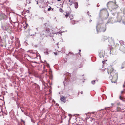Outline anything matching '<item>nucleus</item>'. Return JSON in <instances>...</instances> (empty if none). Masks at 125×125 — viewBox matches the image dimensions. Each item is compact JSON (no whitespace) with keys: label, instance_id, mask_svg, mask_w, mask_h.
Returning a JSON list of instances; mask_svg holds the SVG:
<instances>
[{"label":"nucleus","instance_id":"obj_1","mask_svg":"<svg viewBox=\"0 0 125 125\" xmlns=\"http://www.w3.org/2000/svg\"><path fill=\"white\" fill-rule=\"evenodd\" d=\"M114 1H110L108 2L107 4V6L110 10H113L116 9L118 7V5L116 4L115 0H113Z\"/></svg>","mask_w":125,"mask_h":125},{"label":"nucleus","instance_id":"obj_2","mask_svg":"<svg viewBox=\"0 0 125 125\" xmlns=\"http://www.w3.org/2000/svg\"><path fill=\"white\" fill-rule=\"evenodd\" d=\"M109 77L112 83H115L117 81L118 74L117 73H115L114 74H112Z\"/></svg>","mask_w":125,"mask_h":125},{"label":"nucleus","instance_id":"obj_3","mask_svg":"<svg viewBox=\"0 0 125 125\" xmlns=\"http://www.w3.org/2000/svg\"><path fill=\"white\" fill-rule=\"evenodd\" d=\"M107 71L108 74H110V75L112 74H114L115 73H117L116 72H115L113 67L112 66H110L107 68Z\"/></svg>","mask_w":125,"mask_h":125},{"label":"nucleus","instance_id":"obj_4","mask_svg":"<svg viewBox=\"0 0 125 125\" xmlns=\"http://www.w3.org/2000/svg\"><path fill=\"white\" fill-rule=\"evenodd\" d=\"M97 31L104 32L106 30L105 27H103L102 25H98L96 27Z\"/></svg>","mask_w":125,"mask_h":125},{"label":"nucleus","instance_id":"obj_5","mask_svg":"<svg viewBox=\"0 0 125 125\" xmlns=\"http://www.w3.org/2000/svg\"><path fill=\"white\" fill-rule=\"evenodd\" d=\"M25 29V33L27 32L28 30H29V26L26 22H25V24H24Z\"/></svg>","mask_w":125,"mask_h":125},{"label":"nucleus","instance_id":"obj_6","mask_svg":"<svg viewBox=\"0 0 125 125\" xmlns=\"http://www.w3.org/2000/svg\"><path fill=\"white\" fill-rule=\"evenodd\" d=\"M32 32L31 30H28L27 32L25 33V34L28 36H31L33 35Z\"/></svg>","mask_w":125,"mask_h":125},{"label":"nucleus","instance_id":"obj_7","mask_svg":"<svg viewBox=\"0 0 125 125\" xmlns=\"http://www.w3.org/2000/svg\"><path fill=\"white\" fill-rule=\"evenodd\" d=\"M7 16L3 13L1 14L0 15V20L6 19Z\"/></svg>","mask_w":125,"mask_h":125},{"label":"nucleus","instance_id":"obj_8","mask_svg":"<svg viewBox=\"0 0 125 125\" xmlns=\"http://www.w3.org/2000/svg\"><path fill=\"white\" fill-rule=\"evenodd\" d=\"M108 13L107 10L106 9H103L101 10L100 11V14H102L103 13Z\"/></svg>","mask_w":125,"mask_h":125},{"label":"nucleus","instance_id":"obj_9","mask_svg":"<svg viewBox=\"0 0 125 125\" xmlns=\"http://www.w3.org/2000/svg\"><path fill=\"white\" fill-rule=\"evenodd\" d=\"M66 97L63 96L60 97V100L62 102L65 103L66 102Z\"/></svg>","mask_w":125,"mask_h":125},{"label":"nucleus","instance_id":"obj_10","mask_svg":"<svg viewBox=\"0 0 125 125\" xmlns=\"http://www.w3.org/2000/svg\"><path fill=\"white\" fill-rule=\"evenodd\" d=\"M37 4L39 5L40 8H42L44 6V3L43 2H37Z\"/></svg>","mask_w":125,"mask_h":125},{"label":"nucleus","instance_id":"obj_11","mask_svg":"<svg viewBox=\"0 0 125 125\" xmlns=\"http://www.w3.org/2000/svg\"><path fill=\"white\" fill-rule=\"evenodd\" d=\"M119 50L122 52L125 53V48L123 46H122L120 47Z\"/></svg>","mask_w":125,"mask_h":125},{"label":"nucleus","instance_id":"obj_12","mask_svg":"<svg viewBox=\"0 0 125 125\" xmlns=\"http://www.w3.org/2000/svg\"><path fill=\"white\" fill-rule=\"evenodd\" d=\"M74 3L73 0H69L68 2V4L70 5H72L73 3L74 4Z\"/></svg>","mask_w":125,"mask_h":125},{"label":"nucleus","instance_id":"obj_13","mask_svg":"<svg viewBox=\"0 0 125 125\" xmlns=\"http://www.w3.org/2000/svg\"><path fill=\"white\" fill-rule=\"evenodd\" d=\"M78 22V21H76L74 20H73L71 21V23L73 24H74L76 23H77Z\"/></svg>","mask_w":125,"mask_h":125},{"label":"nucleus","instance_id":"obj_14","mask_svg":"<svg viewBox=\"0 0 125 125\" xmlns=\"http://www.w3.org/2000/svg\"><path fill=\"white\" fill-rule=\"evenodd\" d=\"M102 40L103 41H105V40H106L108 39L107 37L106 36H103L102 38Z\"/></svg>","mask_w":125,"mask_h":125},{"label":"nucleus","instance_id":"obj_15","mask_svg":"<svg viewBox=\"0 0 125 125\" xmlns=\"http://www.w3.org/2000/svg\"><path fill=\"white\" fill-rule=\"evenodd\" d=\"M116 110L117 112L120 111L121 110V108L120 107L117 106Z\"/></svg>","mask_w":125,"mask_h":125},{"label":"nucleus","instance_id":"obj_16","mask_svg":"<svg viewBox=\"0 0 125 125\" xmlns=\"http://www.w3.org/2000/svg\"><path fill=\"white\" fill-rule=\"evenodd\" d=\"M74 4L75 5V8L76 9L78 7V3L77 2H75L74 3Z\"/></svg>","mask_w":125,"mask_h":125},{"label":"nucleus","instance_id":"obj_17","mask_svg":"<svg viewBox=\"0 0 125 125\" xmlns=\"http://www.w3.org/2000/svg\"><path fill=\"white\" fill-rule=\"evenodd\" d=\"M119 99L123 101H125V100L124 99L123 97L121 96V95H120L119 96Z\"/></svg>","mask_w":125,"mask_h":125},{"label":"nucleus","instance_id":"obj_18","mask_svg":"<svg viewBox=\"0 0 125 125\" xmlns=\"http://www.w3.org/2000/svg\"><path fill=\"white\" fill-rule=\"evenodd\" d=\"M69 18H70L71 21H72V20H73V16L72 15H70L69 16Z\"/></svg>","mask_w":125,"mask_h":125},{"label":"nucleus","instance_id":"obj_19","mask_svg":"<svg viewBox=\"0 0 125 125\" xmlns=\"http://www.w3.org/2000/svg\"><path fill=\"white\" fill-rule=\"evenodd\" d=\"M70 15H69V13H66V14L65 15V17H66V18H67V17H69Z\"/></svg>","mask_w":125,"mask_h":125},{"label":"nucleus","instance_id":"obj_20","mask_svg":"<svg viewBox=\"0 0 125 125\" xmlns=\"http://www.w3.org/2000/svg\"><path fill=\"white\" fill-rule=\"evenodd\" d=\"M86 2L88 3L87 4L89 5H90V4L88 3H89L90 2L91 3V0H86Z\"/></svg>","mask_w":125,"mask_h":125},{"label":"nucleus","instance_id":"obj_21","mask_svg":"<svg viewBox=\"0 0 125 125\" xmlns=\"http://www.w3.org/2000/svg\"><path fill=\"white\" fill-rule=\"evenodd\" d=\"M46 31L47 33H49L50 32V29L49 28H46Z\"/></svg>","mask_w":125,"mask_h":125},{"label":"nucleus","instance_id":"obj_22","mask_svg":"<svg viewBox=\"0 0 125 125\" xmlns=\"http://www.w3.org/2000/svg\"><path fill=\"white\" fill-rule=\"evenodd\" d=\"M123 68L125 67V62H124L122 64Z\"/></svg>","mask_w":125,"mask_h":125},{"label":"nucleus","instance_id":"obj_23","mask_svg":"<svg viewBox=\"0 0 125 125\" xmlns=\"http://www.w3.org/2000/svg\"><path fill=\"white\" fill-rule=\"evenodd\" d=\"M21 122H22L23 123V124L24 125H25V121H24L23 120V119H21Z\"/></svg>","mask_w":125,"mask_h":125},{"label":"nucleus","instance_id":"obj_24","mask_svg":"<svg viewBox=\"0 0 125 125\" xmlns=\"http://www.w3.org/2000/svg\"><path fill=\"white\" fill-rule=\"evenodd\" d=\"M49 8H48V11H49L51 10L52 9V8L50 6H49Z\"/></svg>","mask_w":125,"mask_h":125},{"label":"nucleus","instance_id":"obj_25","mask_svg":"<svg viewBox=\"0 0 125 125\" xmlns=\"http://www.w3.org/2000/svg\"><path fill=\"white\" fill-rule=\"evenodd\" d=\"M95 80H93L92 81L91 83L93 84H94L95 83Z\"/></svg>","mask_w":125,"mask_h":125},{"label":"nucleus","instance_id":"obj_26","mask_svg":"<svg viewBox=\"0 0 125 125\" xmlns=\"http://www.w3.org/2000/svg\"><path fill=\"white\" fill-rule=\"evenodd\" d=\"M112 106H110V107H106L105 108V109L106 110L108 108H109V109H110V108H112Z\"/></svg>","mask_w":125,"mask_h":125},{"label":"nucleus","instance_id":"obj_27","mask_svg":"<svg viewBox=\"0 0 125 125\" xmlns=\"http://www.w3.org/2000/svg\"><path fill=\"white\" fill-rule=\"evenodd\" d=\"M32 86L33 87L34 86L36 87L37 86H38V85L36 83H34L33 84Z\"/></svg>","mask_w":125,"mask_h":125},{"label":"nucleus","instance_id":"obj_28","mask_svg":"<svg viewBox=\"0 0 125 125\" xmlns=\"http://www.w3.org/2000/svg\"><path fill=\"white\" fill-rule=\"evenodd\" d=\"M18 125H24L23 124H19Z\"/></svg>","mask_w":125,"mask_h":125},{"label":"nucleus","instance_id":"obj_29","mask_svg":"<svg viewBox=\"0 0 125 125\" xmlns=\"http://www.w3.org/2000/svg\"><path fill=\"white\" fill-rule=\"evenodd\" d=\"M51 10H52V11H54V8H52Z\"/></svg>","mask_w":125,"mask_h":125},{"label":"nucleus","instance_id":"obj_30","mask_svg":"<svg viewBox=\"0 0 125 125\" xmlns=\"http://www.w3.org/2000/svg\"><path fill=\"white\" fill-rule=\"evenodd\" d=\"M117 104L118 105H120V104L117 103Z\"/></svg>","mask_w":125,"mask_h":125},{"label":"nucleus","instance_id":"obj_31","mask_svg":"<svg viewBox=\"0 0 125 125\" xmlns=\"http://www.w3.org/2000/svg\"><path fill=\"white\" fill-rule=\"evenodd\" d=\"M54 54H55L56 55H57V53L56 52H54Z\"/></svg>","mask_w":125,"mask_h":125},{"label":"nucleus","instance_id":"obj_32","mask_svg":"<svg viewBox=\"0 0 125 125\" xmlns=\"http://www.w3.org/2000/svg\"><path fill=\"white\" fill-rule=\"evenodd\" d=\"M123 91H121V93L122 94V93H123Z\"/></svg>","mask_w":125,"mask_h":125},{"label":"nucleus","instance_id":"obj_33","mask_svg":"<svg viewBox=\"0 0 125 125\" xmlns=\"http://www.w3.org/2000/svg\"><path fill=\"white\" fill-rule=\"evenodd\" d=\"M114 104H111V105H112V106H113V105Z\"/></svg>","mask_w":125,"mask_h":125},{"label":"nucleus","instance_id":"obj_34","mask_svg":"<svg viewBox=\"0 0 125 125\" xmlns=\"http://www.w3.org/2000/svg\"><path fill=\"white\" fill-rule=\"evenodd\" d=\"M104 61H103L102 62V63H104Z\"/></svg>","mask_w":125,"mask_h":125},{"label":"nucleus","instance_id":"obj_35","mask_svg":"<svg viewBox=\"0 0 125 125\" xmlns=\"http://www.w3.org/2000/svg\"><path fill=\"white\" fill-rule=\"evenodd\" d=\"M79 52H81V50H79Z\"/></svg>","mask_w":125,"mask_h":125},{"label":"nucleus","instance_id":"obj_36","mask_svg":"<svg viewBox=\"0 0 125 125\" xmlns=\"http://www.w3.org/2000/svg\"><path fill=\"white\" fill-rule=\"evenodd\" d=\"M100 54H99V55H100Z\"/></svg>","mask_w":125,"mask_h":125}]
</instances>
